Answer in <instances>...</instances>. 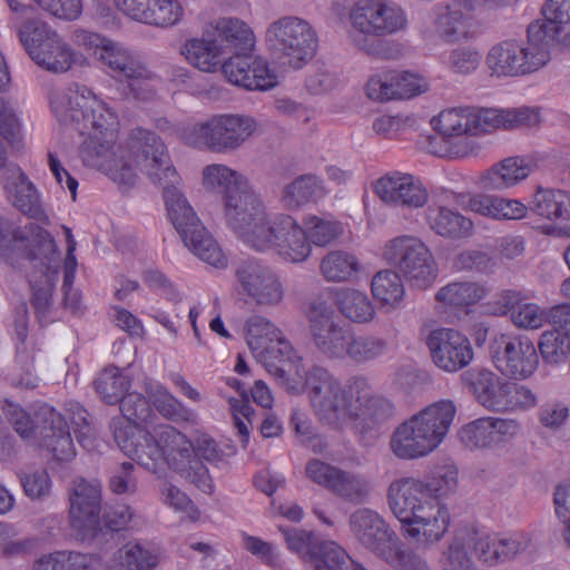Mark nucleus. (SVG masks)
Returning a JSON list of instances; mask_svg holds the SVG:
<instances>
[{"mask_svg": "<svg viewBox=\"0 0 570 570\" xmlns=\"http://www.w3.org/2000/svg\"><path fill=\"white\" fill-rule=\"evenodd\" d=\"M510 320L518 328L534 331L541 328L549 321V312L547 313L534 303H521L512 311Z\"/></svg>", "mask_w": 570, "mask_h": 570, "instance_id": "57", "label": "nucleus"}, {"mask_svg": "<svg viewBox=\"0 0 570 570\" xmlns=\"http://www.w3.org/2000/svg\"><path fill=\"white\" fill-rule=\"evenodd\" d=\"M306 475L314 483L350 503H363L370 495V482L363 475L344 471L320 460L307 463Z\"/></svg>", "mask_w": 570, "mask_h": 570, "instance_id": "29", "label": "nucleus"}, {"mask_svg": "<svg viewBox=\"0 0 570 570\" xmlns=\"http://www.w3.org/2000/svg\"><path fill=\"white\" fill-rule=\"evenodd\" d=\"M134 465L124 462L117 468L109 480V488L116 494H132L137 491V480L134 475Z\"/></svg>", "mask_w": 570, "mask_h": 570, "instance_id": "64", "label": "nucleus"}, {"mask_svg": "<svg viewBox=\"0 0 570 570\" xmlns=\"http://www.w3.org/2000/svg\"><path fill=\"white\" fill-rule=\"evenodd\" d=\"M244 334L254 357L263 365L274 366L272 345L281 328L262 315H252L245 322Z\"/></svg>", "mask_w": 570, "mask_h": 570, "instance_id": "38", "label": "nucleus"}, {"mask_svg": "<svg viewBox=\"0 0 570 570\" xmlns=\"http://www.w3.org/2000/svg\"><path fill=\"white\" fill-rule=\"evenodd\" d=\"M60 253L53 237L40 226L20 225L14 218L0 215V263L20 268L26 259H40L45 269L29 275L32 305L39 317H46L59 274Z\"/></svg>", "mask_w": 570, "mask_h": 570, "instance_id": "6", "label": "nucleus"}, {"mask_svg": "<svg viewBox=\"0 0 570 570\" xmlns=\"http://www.w3.org/2000/svg\"><path fill=\"white\" fill-rule=\"evenodd\" d=\"M501 563L517 560L532 548V535L525 531H514L494 535Z\"/></svg>", "mask_w": 570, "mask_h": 570, "instance_id": "52", "label": "nucleus"}, {"mask_svg": "<svg viewBox=\"0 0 570 570\" xmlns=\"http://www.w3.org/2000/svg\"><path fill=\"white\" fill-rule=\"evenodd\" d=\"M3 168V187L9 202L23 214L40 219L43 215L40 196L35 185L28 179L22 169L14 165L6 164Z\"/></svg>", "mask_w": 570, "mask_h": 570, "instance_id": "33", "label": "nucleus"}, {"mask_svg": "<svg viewBox=\"0 0 570 570\" xmlns=\"http://www.w3.org/2000/svg\"><path fill=\"white\" fill-rule=\"evenodd\" d=\"M529 212L547 220L538 226L540 234L570 238V191L539 186L528 205L519 199L501 196L497 220H520Z\"/></svg>", "mask_w": 570, "mask_h": 570, "instance_id": "15", "label": "nucleus"}, {"mask_svg": "<svg viewBox=\"0 0 570 570\" xmlns=\"http://www.w3.org/2000/svg\"><path fill=\"white\" fill-rule=\"evenodd\" d=\"M532 163L522 157H509L484 171L479 185L487 190H504L514 187L529 177Z\"/></svg>", "mask_w": 570, "mask_h": 570, "instance_id": "37", "label": "nucleus"}, {"mask_svg": "<svg viewBox=\"0 0 570 570\" xmlns=\"http://www.w3.org/2000/svg\"><path fill=\"white\" fill-rule=\"evenodd\" d=\"M146 393L151 400L156 410L167 420L180 423H196L197 414L186 406L179 399L173 395L159 383L150 384Z\"/></svg>", "mask_w": 570, "mask_h": 570, "instance_id": "43", "label": "nucleus"}, {"mask_svg": "<svg viewBox=\"0 0 570 570\" xmlns=\"http://www.w3.org/2000/svg\"><path fill=\"white\" fill-rule=\"evenodd\" d=\"M490 356L501 374L514 380L531 377L539 366L538 347L527 335L495 334L490 342Z\"/></svg>", "mask_w": 570, "mask_h": 570, "instance_id": "23", "label": "nucleus"}, {"mask_svg": "<svg viewBox=\"0 0 570 570\" xmlns=\"http://www.w3.org/2000/svg\"><path fill=\"white\" fill-rule=\"evenodd\" d=\"M129 146L132 151H141L137 171L140 170L163 188L167 217L185 246L208 265L225 268L227 257L183 193L181 177L163 139L151 130L139 128L132 131Z\"/></svg>", "mask_w": 570, "mask_h": 570, "instance_id": "3", "label": "nucleus"}, {"mask_svg": "<svg viewBox=\"0 0 570 570\" xmlns=\"http://www.w3.org/2000/svg\"><path fill=\"white\" fill-rule=\"evenodd\" d=\"M267 49L291 68L301 69L315 56L318 37L312 23L297 16L272 21L264 33Z\"/></svg>", "mask_w": 570, "mask_h": 570, "instance_id": "18", "label": "nucleus"}, {"mask_svg": "<svg viewBox=\"0 0 570 570\" xmlns=\"http://www.w3.org/2000/svg\"><path fill=\"white\" fill-rule=\"evenodd\" d=\"M23 493L30 500H43L52 490V480L47 469H30L19 473Z\"/></svg>", "mask_w": 570, "mask_h": 570, "instance_id": "54", "label": "nucleus"}, {"mask_svg": "<svg viewBox=\"0 0 570 570\" xmlns=\"http://www.w3.org/2000/svg\"><path fill=\"white\" fill-rule=\"evenodd\" d=\"M101 487L96 480L76 479L70 493V524L81 540L92 535L99 525Z\"/></svg>", "mask_w": 570, "mask_h": 570, "instance_id": "30", "label": "nucleus"}, {"mask_svg": "<svg viewBox=\"0 0 570 570\" xmlns=\"http://www.w3.org/2000/svg\"><path fill=\"white\" fill-rule=\"evenodd\" d=\"M234 235L248 248L289 264L306 262L313 252L304 225L291 215L268 213L264 202Z\"/></svg>", "mask_w": 570, "mask_h": 570, "instance_id": "9", "label": "nucleus"}, {"mask_svg": "<svg viewBox=\"0 0 570 570\" xmlns=\"http://www.w3.org/2000/svg\"><path fill=\"white\" fill-rule=\"evenodd\" d=\"M425 223L435 235L449 240H465L474 234L473 220L445 205L428 207Z\"/></svg>", "mask_w": 570, "mask_h": 570, "instance_id": "35", "label": "nucleus"}, {"mask_svg": "<svg viewBox=\"0 0 570 570\" xmlns=\"http://www.w3.org/2000/svg\"><path fill=\"white\" fill-rule=\"evenodd\" d=\"M414 119L403 115L379 114L373 118V132L385 139H394L414 126Z\"/></svg>", "mask_w": 570, "mask_h": 570, "instance_id": "56", "label": "nucleus"}, {"mask_svg": "<svg viewBox=\"0 0 570 570\" xmlns=\"http://www.w3.org/2000/svg\"><path fill=\"white\" fill-rule=\"evenodd\" d=\"M243 544L248 552L257 557L266 566H278L279 552L275 544L245 533L243 534Z\"/></svg>", "mask_w": 570, "mask_h": 570, "instance_id": "62", "label": "nucleus"}, {"mask_svg": "<svg viewBox=\"0 0 570 570\" xmlns=\"http://www.w3.org/2000/svg\"><path fill=\"white\" fill-rule=\"evenodd\" d=\"M311 342L316 352L327 361L345 362V352L352 331L335 317L327 301L316 298L306 311Z\"/></svg>", "mask_w": 570, "mask_h": 570, "instance_id": "22", "label": "nucleus"}, {"mask_svg": "<svg viewBox=\"0 0 570 570\" xmlns=\"http://www.w3.org/2000/svg\"><path fill=\"white\" fill-rule=\"evenodd\" d=\"M500 1L453 0L449 4L436 6L432 20L434 32L448 43L469 39L474 36V16L483 10L494 8Z\"/></svg>", "mask_w": 570, "mask_h": 570, "instance_id": "24", "label": "nucleus"}, {"mask_svg": "<svg viewBox=\"0 0 570 570\" xmlns=\"http://www.w3.org/2000/svg\"><path fill=\"white\" fill-rule=\"evenodd\" d=\"M350 529L364 548L385 562H393L397 558L401 541L377 512L357 509L350 517Z\"/></svg>", "mask_w": 570, "mask_h": 570, "instance_id": "25", "label": "nucleus"}, {"mask_svg": "<svg viewBox=\"0 0 570 570\" xmlns=\"http://www.w3.org/2000/svg\"><path fill=\"white\" fill-rule=\"evenodd\" d=\"M161 502L175 510L183 513L191 521H197L200 517L199 510L194 505L189 497L183 492L178 487L168 481H164L159 488Z\"/></svg>", "mask_w": 570, "mask_h": 570, "instance_id": "55", "label": "nucleus"}, {"mask_svg": "<svg viewBox=\"0 0 570 570\" xmlns=\"http://www.w3.org/2000/svg\"><path fill=\"white\" fill-rule=\"evenodd\" d=\"M452 400L432 402L397 424L389 449L400 460H416L435 452L448 438L456 416Z\"/></svg>", "mask_w": 570, "mask_h": 570, "instance_id": "10", "label": "nucleus"}, {"mask_svg": "<svg viewBox=\"0 0 570 570\" xmlns=\"http://www.w3.org/2000/svg\"><path fill=\"white\" fill-rule=\"evenodd\" d=\"M202 186L222 196L224 222L233 234L263 203L247 176L225 164L206 165L202 169Z\"/></svg>", "mask_w": 570, "mask_h": 570, "instance_id": "13", "label": "nucleus"}, {"mask_svg": "<svg viewBox=\"0 0 570 570\" xmlns=\"http://www.w3.org/2000/svg\"><path fill=\"white\" fill-rule=\"evenodd\" d=\"M350 21L356 32L353 42L372 56L380 53L381 43L370 39V36H393L407 27L405 10L393 0H360L350 12Z\"/></svg>", "mask_w": 570, "mask_h": 570, "instance_id": "17", "label": "nucleus"}, {"mask_svg": "<svg viewBox=\"0 0 570 570\" xmlns=\"http://www.w3.org/2000/svg\"><path fill=\"white\" fill-rule=\"evenodd\" d=\"M540 120V109L534 107L495 109L464 106L441 110L431 119V126L446 144L445 150L439 153V156L461 158L475 150L471 137H480L497 129L533 127Z\"/></svg>", "mask_w": 570, "mask_h": 570, "instance_id": "7", "label": "nucleus"}, {"mask_svg": "<svg viewBox=\"0 0 570 570\" xmlns=\"http://www.w3.org/2000/svg\"><path fill=\"white\" fill-rule=\"evenodd\" d=\"M488 294L487 287L473 281H454L440 287L435 293L438 307L444 312L466 309Z\"/></svg>", "mask_w": 570, "mask_h": 570, "instance_id": "39", "label": "nucleus"}, {"mask_svg": "<svg viewBox=\"0 0 570 570\" xmlns=\"http://www.w3.org/2000/svg\"><path fill=\"white\" fill-rule=\"evenodd\" d=\"M362 264L351 252L335 249L326 253L320 261L318 272L327 283H350L362 272Z\"/></svg>", "mask_w": 570, "mask_h": 570, "instance_id": "40", "label": "nucleus"}, {"mask_svg": "<svg viewBox=\"0 0 570 570\" xmlns=\"http://www.w3.org/2000/svg\"><path fill=\"white\" fill-rule=\"evenodd\" d=\"M311 245L326 247L340 240L345 234V225L332 216L309 215L303 220Z\"/></svg>", "mask_w": 570, "mask_h": 570, "instance_id": "46", "label": "nucleus"}, {"mask_svg": "<svg viewBox=\"0 0 570 570\" xmlns=\"http://www.w3.org/2000/svg\"><path fill=\"white\" fill-rule=\"evenodd\" d=\"M272 351L274 366L264 365L265 368L288 392H305L314 415L327 429L362 434L393 416L392 402L375 394L365 376L355 375L342 381L322 366L306 372L303 358L282 331Z\"/></svg>", "mask_w": 570, "mask_h": 570, "instance_id": "1", "label": "nucleus"}, {"mask_svg": "<svg viewBox=\"0 0 570 570\" xmlns=\"http://www.w3.org/2000/svg\"><path fill=\"white\" fill-rule=\"evenodd\" d=\"M462 380L481 406L491 412L504 413L511 381L488 368H472L462 375Z\"/></svg>", "mask_w": 570, "mask_h": 570, "instance_id": "32", "label": "nucleus"}, {"mask_svg": "<svg viewBox=\"0 0 570 570\" xmlns=\"http://www.w3.org/2000/svg\"><path fill=\"white\" fill-rule=\"evenodd\" d=\"M440 570H479L473 559L470 540L463 537L450 539L442 550L438 560Z\"/></svg>", "mask_w": 570, "mask_h": 570, "instance_id": "47", "label": "nucleus"}, {"mask_svg": "<svg viewBox=\"0 0 570 570\" xmlns=\"http://www.w3.org/2000/svg\"><path fill=\"white\" fill-rule=\"evenodd\" d=\"M236 294L246 303L275 307L285 298V286L279 273L261 259H248L235 268Z\"/></svg>", "mask_w": 570, "mask_h": 570, "instance_id": "21", "label": "nucleus"}, {"mask_svg": "<svg viewBox=\"0 0 570 570\" xmlns=\"http://www.w3.org/2000/svg\"><path fill=\"white\" fill-rule=\"evenodd\" d=\"M120 410L122 416L114 419L110 426L116 443L127 456L154 473L161 471L164 459L184 471L188 448L184 433L168 424H158L150 431L141 429L153 417V410L139 393L125 395Z\"/></svg>", "mask_w": 570, "mask_h": 570, "instance_id": "5", "label": "nucleus"}, {"mask_svg": "<svg viewBox=\"0 0 570 570\" xmlns=\"http://www.w3.org/2000/svg\"><path fill=\"white\" fill-rule=\"evenodd\" d=\"M481 61V52L474 47L465 46L452 49L443 63L454 75L470 76L479 69Z\"/></svg>", "mask_w": 570, "mask_h": 570, "instance_id": "53", "label": "nucleus"}, {"mask_svg": "<svg viewBox=\"0 0 570 570\" xmlns=\"http://www.w3.org/2000/svg\"><path fill=\"white\" fill-rule=\"evenodd\" d=\"M462 197L466 199L463 206L464 209L490 219H498L501 196L476 193L463 195Z\"/></svg>", "mask_w": 570, "mask_h": 570, "instance_id": "59", "label": "nucleus"}, {"mask_svg": "<svg viewBox=\"0 0 570 570\" xmlns=\"http://www.w3.org/2000/svg\"><path fill=\"white\" fill-rule=\"evenodd\" d=\"M129 379L118 367L104 370L95 381V389L102 401L108 404L121 402L124 393L129 389Z\"/></svg>", "mask_w": 570, "mask_h": 570, "instance_id": "51", "label": "nucleus"}, {"mask_svg": "<svg viewBox=\"0 0 570 570\" xmlns=\"http://www.w3.org/2000/svg\"><path fill=\"white\" fill-rule=\"evenodd\" d=\"M458 474L454 465H444L426 480L400 478L391 482L387 504L405 539L432 547L445 537L451 514L444 499L456 490Z\"/></svg>", "mask_w": 570, "mask_h": 570, "instance_id": "4", "label": "nucleus"}, {"mask_svg": "<svg viewBox=\"0 0 570 570\" xmlns=\"http://www.w3.org/2000/svg\"><path fill=\"white\" fill-rule=\"evenodd\" d=\"M50 107L60 122L71 125L83 137L79 149L83 165L100 170L119 185L136 181L141 151L130 149V137L126 147L117 144L119 119L108 102L91 89L75 85L55 90Z\"/></svg>", "mask_w": 570, "mask_h": 570, "instance_id": "2", "label": "nucleus"}, {"mask_svg": "<svg viewBox=\"0 0 570 570\" xmlns=\"http://www.w3.org/2000/svg\"><path fill=\"white\" fill-rule=\"evenodd\" d=\"M73 41L88 50V56L99 52V61L112 77L125 79H154L155 72L134 51L82 27L75 29Z\"/></svg>", "mask_w": 570, "mask_h": 570, "instance_id": "19", "label": "nucleus"}, {"mask_svg": "<svg viewBox=\"0 0 570 570\" xmlns=\"http://www.w3.org/2000/svg\"><path fill=\"white\" fill-rule=\"evenodd\" d=\"M257 130L256 120L240 114H215L186 124L179 129V139L188 147L217 154L239 149Z\"/></svg>", "mask_w": 570, "mask_h": 570, "instance_id": "14", "label": "nucleus"}, {"mask_svg": "<svg viewBox=\"0 0 570 570\" xmlns=\"http://www.w3.org/2000/svg\"><path fill=\"white\" fill-rule=\"evenodd\" d=\"M543 20L533 21L544 32L543 40L551 51L552 46L560 40L563 27L570 22V0H548L542 7Z\"/></svg>", "mask_w": 570, "mask_h": 570, "instance_id": "45", "label": "nucleus"}, {"mask_svg": "<svg viewBox=\"0 0 570 570\" xmlns=\"http://www.w3.org/2000/svg\"><path fill=\"white\" fill-rule=\"evenodd\" d=\"M375 195L385 204L421 208L429 200V191L421 178L402 171H390L373 184Z\"/></svg>", "mask_w": 570, "mask_h": 570, "instance_id": "31", "label": "nucleus"}, {"mask_svg": "<svg viewBox=\"0 0 570 570\" xmlns=\"http://www.w3.org/2000/svg\"><path fill=\"white\" fill-rule=\"evenodd\" d=\"M387 341L383 337L356 335L352 332L345 352V362L351 361L355 364H365L382 357L387 352Z\"/></svg>", "mask_w": 570, "mask_h": 570, "instance_id": "48", "label": "nucleus"}, {"mask_svg": "<svg viewBox=\"0 0 570 570\" xmlns=\"http://www.w3.org/2000/svg\"><path fill=\"white\" fill-rule=\"evenodd\" d=\"M8 416L17 433L48 451L56 461L69 462L76 456V449L65 417L48 404L41 405L35 419L19 405L8 406Z\"/></svg>", "mask_w": 570, "mask_h": 570, "instance_id": "16", "label": "nucleus"}, {"mask_svg": "<svg viewBox=\"0 0 570 570\" xmlns=\"http://www.w3.org/2000/svg\"><path fill=\"white\" fill-rule=\"evenodd\" d=\"M159 548L140 542H128L114 556L108 570H154L160 561Z\"/></svg>", "mask_w": 570, "mask_h": 570, "instance_id": "41", "label": "nucleus"}, {"mask_svg": "<svg viewBox=\"0 0 570 570\" xmlns=\"http://www.w3.org/2000/svg\"><path fill=\"white\" fill-rule=\"evenodd\" d=\"M332 293L335 308L347 322L368 325L376 320V307L366 292L355 287H338Z\"/></svg>", "mask_w": 570, "mask_h": 570, "instance_id": "36", "label": "nucleus"}, {"mask_svg": "<svg viewBox=\"0 0 570 570\" xmlns=\"http://www.w3.org/2000/svg\"><path fill=\"white\" fill-rule=\"evenodd\" d=\"M326 194L323 180L307 174L295 178L286 185L282 193V202L289 209L299 208Z\"/></svg>", "mask_w": 570, "mask_h": 570, "instance_id": "44", "label": "nucleus"}, {"mask_svg": "<svg viewBox=\"0 0 570 570\" xmlns=\"http://www.w3.org/2000/svg\"><path fill=\"white\" fill-rule=\"evenodd\" d=\"M538 404L537 394L527 385L510 382L504 412L527 411Z\"/></svg>", "mask_w": 570, "mask_h": 570, "instance_id": "60", "label": "nucleus"}, {"mask_svg": "<svg viewBox=\"0 0 570 570\" xmlns=\"http://www.w3.org/2000/svg\"><path fill=\"white\" fill-rule=\"evenodd\" d=\"M180 53L202 72L220 70L228 82L247 90H268L278 83V77L259 56L232 55L225 59V46L219 43L205 24L202 36L187 39Z\"/></svg>", "mask_w": 570, "mask_h": 570, "instance_id": "8", "label": "nucleus"}, {"mask_svg": "<svg viewBox=\"0 0 570 570\" xmlns=\"http://www.w3.org/2000/svg\"><path fill=\"white\" fill-rule=\"evenodd\" d=\"M553 503L556 514L564 525L563 539L570 548V480L561 482L556 487Z\"/></svg>", "mask_w": 570, "mask_h": 570, "instance_id": "61", "label": "nucleus"}, {"mask_svg": "<svg viewBox=\"0 0 570 570\" xmlns=\"http://www.w3.org/2000/svg\"><path fill=\"white\" fill-rule=\"evenodd\" d=\"M75 27L66 39L49 23L30 19L21 23L18 35L29 57L42 69L65 73L76 67L89 66L88 50L73 41Z\"/></svg>", "mask_w": 570, "mask_h": 570, "instance_id": "11", "label": "nucleus"}, {"mask_svg": "<svg viewBox=\"0 0 570 570\" xmlns=\"http://www.w3.org/2000/svg\"><path fill=\"white\" fill-rule=\"evenodd\" d=\"M539 24H529L527 40L507 39L491 46L484 66L491 78L503 80L534 73L551 60V52L543 40Z\"/></svg>", "mask_w": 570, "mask_h": 570, "instance_id": "12", "label": "nucleus"}, {"mask_svg": "<svg viewBox=\"0 0 570 570\" xmlns=\"http://www.w3.org/2000/svg\"><path fill=\"white\" fill-rule=\"evenodd\" d=\"M395 99L411 98L428 91V80L416 73L392 71Z\"/></svg>", "mask_w": 570, "mask_h": 570, "instance_id": "58", "label": "nucleus"}, {"mask_svg": "<svg viewBox=\"0 0 570 570\" xmlns=\"http://www.w3.org/2000/svg\"><path fill=\"white\" fill-rule=\"evenodd\" d=\"M425 344L433 364L446 373L459 372L474 357L470 340L455 328L439 327L431 331Z\"/></svg>", "mask_w": 570, "mask_h": 570, "instance_id": "28", "label": "nucleus"}, {"mask_svg": "<svg viewBox=\"0 0 570 570\" xmlns=\"http://www.w3.org/2000/svg\"><path fill=\"white\" fill-rule=\"evenodd\" d=\"M370 287L373 298L384 311L393 312L403 307L406 291L397 272L383 269L375 273Z\"/></svg>", "mask_w": 570, "mask_h": 570, "instance_id": "42", "label": "nucleus"}, {"mask_svg": "<svg viewBox=\"0 0 570 570\" xmlns=\"http://www.w3.org/2000/svg\"><path fill=\"white\" fill-rule=\"evenodd\" d=\"M538 350L547 365L560 366L570 358V338L551 326L541 333Z\"/></svg>", "mask_w": 570, "mask_h": 570, "instance_id": "50", "label": "nucleus"}, {"mask_svg": "<svg viewBox=\"0 0 570 570\" xmlns=\"http://www.w3.org/2000/svg\"><path fill=\"white\" fill-rule=\"evenodd\" d=\"M41 10L56 19L71 22L78 20L83 11V0H31ZM13 12H24L29 4L26 0H7Z\"/></svg>", "mask_w": 570, "mask_h": 570, "instance_id": "49", "label": "nucleus"}, {"mask_svg": "<svg viewBox=\"0 0 570 570\" xmlns=\"http://www.w3.org/2000/svg\"><path fill=\"white\" fill-rule=\"evenodd\" d=\"M520 432L521 423L517 419L488 415L463 424L458 439L465 449L476 451L502 446Z\"/></svg>", "mask_w": 570, "mask_h": 570, "instance_id": "27", "label": "nucleus"}, {"mask_svg": "<svg viewBox=\"0 0 570 570\" xmlns=\"http://www.w3.org/2000/svg\"><path fill=\"white\" fill-rule=\"evenodd\" d=\"M365 94L373 101L395 99L392 71L372 76L365 86Z\"/></svg>", "mask_w": 570, "mask_h": 570, "instance_id": "63", "label": "nucleus"}, {"mask_svg": "<svg viewBox=\"0 0 570 570\" xmlns=\"http://www.w3.org/2000/svg\"><path fill=\"white\" fill-rule=\"evenodd\" d=\"M383 258L396 266L413 287L425 289L438 278V264L430 248L415 236L390 239L383 248Z\"/></svg>", "mask_w": 570, "mask_h": 570, "instance_id": "20", "label": "nucleus"}, {"mask_svg": "<svg viewBox=\"0 0 570 570\" xmlns=\"http://www.w3.org/2000/svg\"><path fill=\"white\" fill-rule=\"evenodd\" d=\"M208 31H210L219 43L227 49L234 50V55L252 56L256 45V36L253 28L244 20L232 17L223 16L212 19L206 23Z\"/></svg>", "mask_w": 570, "mask_h": 570, "instance_id": "34", "label": "nucleus"}, {"mask_svg": "<svg viewBox=\"0 0 570 570\" xmlns=\"http://www.w3.org/2000/svg\"><path fill=\"white\" fill-rule=\"evenodd\" d=\"M187 442L188 448L186 458H184V471L176 469L167 459H164L161 462V470L167 465L183 479L197 487L202 492L210 494L214 491L213 479L209 475L208 469L200 460L216 464L223 460L225 455L224 450L215 439L205 432H197L193 440L187 438Z\"/></svg>", "mask_w": 570, "mask_h": 570, "instance_id": "26", "label": "nucleus"}]
</instances>
